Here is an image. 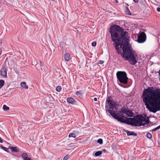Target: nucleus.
<instances>
[{
  "instance_id": "nucleus-29",
  "label": "nucleus",
  "mask_w": 160,
  "mask_h": 160,
  "mask_svg": "<svg viewBox=\"0 0 160 160\" xmlns=\"http://www.w3.org/2000/svg\"><path fill=\"white\" fill-rule=\"evenodd\" d=\"M120 110H128V109H125V108H122L120 109ZM129 110H130L129 109Z\"/></svg>"
},
{
  "instance_id": "nucleus-3",
  "label": "nucleus",
  "mask_w": 160,
  "mask_h": 160,
  "mask_svg": "<svg viewBox=\"0 0 160 160\" xmlns=\"http://www.w3.org/2000/svg\"><path fill=\"white\" fill-rule=\"evenodd\" d=\"M142 98L148 110H160V89L153 87L144 89Z\"/></svg>"
},
{
  "instance_id": "nucleus-23",
  "label": "nucleus",
  "mask_w": 160,
  "mask_h": 160,
  "mask_svg": "<svg viewBox=\"0 0 160 160\" xmlns=\"http://www.w3.org/2000/svg\"><path fill=\"white\" fill-rule=\"evenodd\" d=\"M97 142L99 144H102L103 143V140L102 139H99L98 140Z\"/></svg>"
},
{
  "instance_id": "nucleus-19",
  "label": "nucleus",
  "mask_w": 160,
  "mask_h": 160,
  "mask_svg": "<svg viewBox=\"0 0 160 160\" xmlns=\"http://www.w3.org/2000/svg\"><path fill=\"white\" fill-rule=\"evenodd\" d=\"M2 108L3 110H8L9 109V107L5 105L3 106Z\"/></svg>"
},
{
  "instance_id": "nucleus-18",
  "label": "nucleus",
  "mask_w": 160,
  "mask_h": 160,
  "mask_svg": "<svg viewBox=\"0 0 160 160\" xmlns=\"http://www.w3.org/2000/svg\"><path fill=\"white\" fill-rule=\"evenodd\" d=\"M4 81L3 80H0V88H1L3 85Z\"/></svg>"
},
{
  "instance_id": "nucleus-9",
  "label": "nucleus",
  "mask_w": 160,
  "mask_h": 160,
  "mask_svg": "<svg viewBox=\"0 0 160 160\" xmlns=\"http://www.w3.org/2000/svg\"><path fill=\"white\" fill-rule=\"evenodd\" d=\"M9 148L12 152H18L19 151L17 147H10Z\"/></svg>"
},
{
  "instance_id": "nucleus-17",
  "label": "nucleus",
  "mask_w": 160,
  "mask_h": 160,
  "mask_svg": "<svg viewBox=\"0 0 160 160\" xmlns=\"http://www.w3.org/2000/svg\"><path fill=\"white\" fill-rule=\"evenodd\" d=\"M76 94L79 97H81L82 96V93L79 91L77 92L76 93Z\"/></svg>"
},
{
  "instance_id": "nucleus-34",
  "label": "nucleus",
  "mask_w": 160,
  "mask_h": 160,
  "mask_svg": "<svg viewBox=\"0 0 160 160\" xmlns=\"http://www.w3.org/2000/svg\"><path fill=\"white\" fill-rule=\"evenodd\" d=\"M94 100L95 101H97V99L96 98H95L94 99Z\"/></svg>"
},
{
  "instance_id": "nucleus-14",
  "label": "nucleus",
  "mask_w": 160,
  "mask_h": 160,
  "mask_svg": "<svg viewBox=\"0 0 160 160\" xmlns=\"http://www.w3.org/2000/svg\"><path fill=\"white\" fill-rule=\"evenodd\" d=\"M102 153V152L101 151H98L96 152L95 153V156H98L101 155Z\"/></svg>"
},
{
  "instance_id": "nucleus-13",
  "label": "nucleus",
  "mask_w": 160,
  "mask_h": 160,
  "mask_svg": "<svg viewBox=\"0 0 160 160\" xmlns=\"http://www.w3.org/2000/svg\"><path fill=\"white\" fill-rule=\"evenodd\" d=\"M20 85L22 88H24L28 89V86L26 85V83L25 82H21Z\"/></svg>"
},
{
  "instance_id": "nucleus-20",
  "label": "nucleus",
  "mask_w": 160,
  "mask_h": 160,
  "mask_svg": "<svg viewBox=\"0 0 160 160\" xmlns=\"http://www.w3.org/2000/svg\"><path fill=\"white\" fill-rule=\"evenodd\" d=\"M147 137L148 138H151L152 137V135L150 133H148L147 134Z\"/></svg>"
},
{
  "instance_id": "nucleus-28",
  "label": "nucleus",
  "mask_w": 160,
  "mask_h": 160,
  "mask_svg": "<svg viewBox=\"0 0 160 160\" xmlns=\"http://www.w3.org/2000/svg\"><path fill=\"white\" fill-rule=\"evenodd\" d=\"M2 45V42H1L0 43V55H1L2 53L1 48Z\"/></svg>"
},
{
  "instance_id": "nucleus-4",
  "label": "nucleus",
  "mask_w": 160,
  "mask_h": 160,
  "mask_svg": "<svg viewBox=\"0 0 160 160\" xmlns=\"http://www.w3.org/2000/svg\"><path fill=\"white\" fill-rule=\"evenodd\" d=\"M119 104V102L113 100L111 96L107 97L105 107L107 110H118Z\"/></svg>"
},
{
  "instance_id": "nucleus-30",
  "label": "nucleus",
  "mask_w": 160,
  "mask_h": 160,
  "mask_svg": "<svg viewBox=\"0 0 160 160\" xmlns=\"http://www.w3.org/2000/svg\"><path fill=\"white\" fill-rule=\"evenodd\" d=\"M157 11L158 12H160V8H158L157 9Z\"/></svg>"
},
{
  "instance_id": "nucleus-31",
  "label": "nucleus",
  "mask_w": 160,
  "mask_h": 160,
  "mask_svg": "<svg viewBox=\"0 0 160 160\" xmlns=\"http://www.w3.org/2000/svg\"><path fill=\"white\" fill-rule=\"evenodd\" d=\"M150 112H153V113H155L157 111H149Z\"/></svg>"
},
{
  "instance_id": "nucleus-10",
  "label": "nucleus",
  "mask_w": 160,
  "mask_h": 160,
  "mask_svg": "<svg viewBox=\"0 0 160 160\" xmlns=\"http://www.w3.org/2000/svg\"><path fill=\"white\" fill-rule=\"evenodd\" d=\"M67 102L70 103L72 104L75 102L76 101L73 98H67Z\"/></svg>"
},
{
  "instance_id": "nucleus-5",
  "label": "nucleus",
  "mask_w": 160,
  "mask_h": 160,
  "mask_svg": "<svg viewBox=\"0 0 160 160\" xmlns=\"http://www.w3.org/2000/svg\"><path fill=\"white\" fill-rule=\"evenodd\" d=\"M127 74L124 71H118L116 73L118 80L120 83L126 84L128 83V78Z\"/></svg>"
},
{
  "instance_id": "nucleus-35",
  "label": "nucleus",
  "mask_w": 160,
  "mask_h": 160,
  "mask_svg": "<svg viewBox=\"0 0 160 160\" xmlns=\"http://www.w3.org/2000/svg\"><path fill=\"white\" fill-rule=\"evenodd\" d=\"M40 65L41 67H42V62L41 61H40Z\"/></svg>"
},
{
  "instance_id": "nucleus-6",
  "label": "nucleus",
  "mask_w": 160,
  "mask_h": 160,
  "mask_svg": "<svg viewBox=\"0 0 160 160\" xmlns=\"http://www.w3.org/2000/svg\"><path fill=\"white\" fill-rule=\"evenodd\" d=\"M146 36L144 32H142L140 33L138 37V39L137 41L139 43H143L146 40Z\"/></svg>"
},
{
  "instance_id": "nucleus-22",
  "label": "nucleus",
  "mask_w": 160,
  "mask_h": 160,
  "mask_svg": "<svg viewBox=\"0 0 160 160\" xmlns=\"http://www.w3.org/2000/svg\"><path fill=\"white\" fill-rule=\"evenodd\" d=\"M160 128V125L159 126H158V127H156V128H154L152 130V131H155L157 130H158Z\"/></svg>"
},
{
  "instance_id": "nucleus-21",
  "label": "nucleus",
  "mask_w": 160,
  "mask_h": 160,
  "mask_svg": "<svg viewBox=\"0 0 160 160\" xmlns=\"http://www.w3.org/2000/svg\"><path fill=\"white\" fill-rule=\"evenodd\" d=\"M1 148L4 151H5L7 152H8V148H5V147H3V146H1Z\"/></svg>"
},
{
  "instance_id": "nucleus-25",
  "label": "nucleus",
  "mask_w": 160,
  "mask_h": 160,
  "mask_svg": "<svg viewBox=\"0 0 160 160\" xmlns=\"http://www.w3.org/2000/svg\"><path fill=\"white\" fill-rule=\"evenodd\" d=\"M69 158V156L68 155L65 156L63 158V160H68Z\"/></svg>"
},
{
  "instance_id": "nucleus-12",
  "label": "nucleus",
  "mask_w": 160,
  "mask_h": 160,
  "mask_svg": "<svg viewBox=\"0 0 160 160\" xmlns=\"http://www.w3.org/2000/svg\"><path fill=\"white\" fill-rule=\"evenodd\" d=\"M65 60L67 61H68L70 60V55L67 53H65L64 55Z\"/></svg>"
},
{
  "instance_id": "nucleus-33",
  "label": "nucleus",
  "mask_w": 160,
  "mask_h": 160,
  "mask_svg": "<svg viewBox=\"0 0 160 160\" xmlns=\"http://www.w3.org/2000/svg\"><path fill=\"white\" fill-rule=\"evenodd\" d=\"M0 142L1 143L3 142V141L1 139V138H0Z\"/></svg>"
},
{
  "instance_id": "nucleus-32",
  "label": "nucleus",
  "mask_w": 160,
  "mask_h": 160,
  "mask_svg": "<svg viewBox=\"0 0 160 160\" xmlns=\"http://www.w3.org/2000/svg\"><path fill=\"white\" fill-rule=\"evenodd\" d=\"M133 1L135 2H137L138 1V0H133Z\"/></svg>"
},
{
  "instance_id": "nucleus-16",
  "label": "nucleus",
  "mask_w": 160,
  "mask_h": 160,
  "mask_svg": "<svg viewBox=\"0 0 160 160\" xmlns=\"http://www.w3.org/2000/svg\"><path fill=\"white\" fill-rule=\"evenodd\" d=\"M125 13L126 14L128 15H131V13L130 12V11L129 10L128 8H126V10L125 11Z\"/></svg>"
},
{
  "instance_id": "nucleus-7",
  "label": "nucleus",
  "mask_w": 160,
  "mask_h": 160,
  "mask_svg": "<svg viewBox=\"0 0 160 160\" xmlns=\"http://www.w3.org/2000/svg\"><path fill=\"white\" fill-rule=\"evenodd\" d=\"M7 66L6 64H4L2 66L0 71V74L1 76L4 78L7 76V72L6 70Z\"/></svg>"
},
{
  "instance_id": "nucleus-37",
  "label": "nucleus",
  "mask_w": 160,
  "mask_h": 160,
  "mask_svg": "<svg viewBox=\"0 0 160 160\" xmlns=\"http://www.w3.org/2000/svg\"><path fill=\"white\" fill-rule=\"evenodd\" d=\"M51 0L52 1H54V0Z\"/></svg>"
},
{
  "instance_id": "nucleus-2",
  "label": "nucleus",
  "mask_w": 160,
  "mask_h": 160,
  "mask_svg": "<svg viewBox=\"0 0 160 160\" xmlns=\"http://www.w3.org/2000/svg\"><path fill=\"white\" fill-rule=\"evenodd\" d=\"M108 113L110 114L114 118L121 122L124 123L135 126L144 125L149 123L148 117L146 115H138L133 118L124 119L123 114L127 116L132 117L133 113L132 111H106Z\"/></svg>"
},
{
  "instance_id": "nucleus-24",
  "label": "nucleus",
  "mask_w": 160,
  "mask_h": 160,
  "mask_svg": "<svg viewBox=\"0 0 160 160\" xmlns=\"http://www.w3.org/2000/svg\"><path fill=\"white\" fill-rule=\"evenodd\" d=\"M61 87L60 86L57 87L56 88V90L57 91L60 92L61 90Z\"/></svg>"
},
{
  "instance_id": "nucleus-36",
  "label": "nucleus",
  "mask_w": 160,
  "mask_h": 160,
  "mask_svg": "<svg viewBox=\"0 0 160 160\" xmlns=\"http://www.w3.org/2000/svg\"><path fill=\"white\" fill-rule=\"evenodd\" d=\"M115 2L117 3H118V0H115Z\"/></svg>"
},
{
  "instance_id": "nucleus-15",
  "label": "nucleus",
  "mask_w": 160,
  "mask_h": 160,
  "mask_svg": "<svg viewBox=\"0 0 160 160\" xmlns=\"http://www.w3.org/2000/svg\"><path fill=\"white\" fill-rule=\"evenodd\" d=\"M68 137H73V138H75L76 137V136L75 134L71 133H69Z\"/></svg>"
},
{
  "instance_id": "nucleus-8",
  "label": "nucleus",
  "mask_w": 160,
  "mask_h": 160,
  "mask_svg": "<svg viewBox=\"0 0 160 160\" xmlns=\"http://www.w3.org/2000/svg\"><path fill=\"white\" fill-rule=\"evenodd\" d=\"M22 157L24 160H31L30 158H28V155L26 153H23L22 154Z\"/></svg>"
},
{
  "instance_id": "nucleus-11",
  "label": "nucleus",
  "mask_w": 160,
  "mask_h": 160,
  "mask_svg": "<svg viewBox=\"0 0 160 160\" xmlns=\"http://www.w3.org/2000/svg\"><path fill=\"white\" fill-rule=\"evenodd\" d=\"M126 132L128 136L133 135L134 136H136L137 135V134L133 132H131L127 130L126 131Z\"/></svg>"
},
{
  "instance_id": "nucleus-26",
  "label": "nucleus",
  "mask_w": 160,
  "mask_h": 160,
  "mask_svg": "<svg viewBox=\"0 0 160 160\" xmlns=\"http://www.w3.org/2000/svg\"><path fill=\"white\" fill-rule=\"evenodd\" d=\"M92 45L93 47H95L96 45V42H94L92 43Z\"/></svg>"
},
{
  "instance_id": "nucleus-1",
  "label": "nucleus",
  "mask_w": 160,
  "mask_h": 160,
  "mask_svg": "<svg viewBox=\"0 0 160 160\" xmlns=\"http://www.w3.org/2000/svg\"><path fill=\"white\" fill-rule=\"evenodd\" d=\"M109 32L112 41L117 53L120 54L125 60L133 65L138 62V55L135 51L128 46L129 36L127 31L120 26L114 25L109 28Z\"/></svg>"
},
{
  "instance_id": "nucleus-27",
  "label": "nucleus",
  "mask_w": 160,
  "mask_h": 160,
  "mask_svg": "<svg viewBox=\"0 0 160 160\" xmlns=\"http://www.w3.org/2000/svg\"><path fill=\"white\" fill-rule=\"evenodd\" d=\"M103 62H104V61H103L101 60H99V61L98 62V63L101 64H102Z\"/></svg>"
}]
</instances>
